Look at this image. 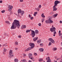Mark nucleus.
Wrapping results in <instances>:
<instances>
[{"mask_svg":"<svg viewBox=\"0 0 62 62\" xmlns=\"http://www.w3.org/2000/svg\"><path fill=\"white\" fill-rule=\"evenodd\" d=\"M20 22L17 20H14L12 24V25L11 28V29H15L17 27L18 28H20Z\"/></svg>","mask_w":62,"mask_h":62,"instance_id":"1","label":"nucleus"},{"mask_svg":"<svg viewBox=\"0 0 62 62\" xmlns=\"http://www.w3.org/2000/svg\"><path fill=\"white\" fill-rule=\"evenodd\" d=\"M55 30H56V29L55 27L52 28L50 29V31L51 32H54L53 35V36L54 37H55V34H56V32L55 31Z\"/></svg>","mask_w":62,"mask_h":62,"instance_id":"2","label":"nucleus"},{"mask_svg":"<svg viewBox=\"0 0 62 62\" xmlns=\"http://www.w3.org/2000/svg\"><path fill=\"white\" fill-rule=\"evenodd\" d=\"M46 23H53L54 22L50 18L48 20H46L45 21Z\"/></svg>","mask_w":62,"mask_h":62,"instance_id":"3","label":"nucleus"},{"mask_svg":"<svg viewBox=\"0 0 62 62\" xmlns=\"http://www.w3.org/2000/svg\"><path fill=\"white\" fill-rule=\"evenodd\" d=\"M17 12L18 13H20L21 14L22 16H23V15L24 14V12L23 11H22L21 9H18Z\"/></svg>","mask_w":62,"mask_h":62,"instance_id":"4","label":"nucleus"},{"mask_svg":"<svg viewBox=\"0 0 62 62\" xmlns=\"http://www.w3.org/2000/svg\"><path fill=\"white\" fill-rule=\"evenodd\" d=\"M13 8V6H11L10 5H9L8 7V10L10 11V12H11V11L12 9Z\"/></svg>","mask_w":62,"mask_h":62,"instance_id":"5","label":"nucleus"},{"mask_svg":"<svg viewBox=\"0 0 62 62\" xmlns=\"http://www.w3.org/2000/svg\"><path fill=\"white\" fill-rule=\"evenodd\" d=\"M31 35L32 36V38H34V37L35 36L36 34H35V31H34L33 30L31 31Z\"/></svg>","mask_w":62,"mask_h":62,"instance_id":"6","label":"nucleus"},{"mask_svg":"<svg viewBox=\"0 0 62 62\" xmlns=\"http://www.w3.org/2000/svg\"><path fill=\"white\" fill-rule=\"evenodd\" d=\"M60 3V1H59L58 0L55 1L54 3V6H57V4Z\"/></svg>","mask_w":62,"mask_h":62,"instance_id":"7","label":"nucleus"},{"mask_svg":"<svg viewBox=\"0 0 62 62\" xmlns=\"http://www.w3.org/2000/svg\"><path fill=\"white\" fill-rule=\"evenodd\" d=\"M29 46H31V48H33L35 46V44L33 43H30L29 44Z\"/></svg>","mask_w":62,"mask_h":62,"instance_id":"8","label":"nucleus"},{"mask_svg":"<svg viewBox=\"0 0 62 62\" xmlns=\"http://www.w3.org/2000/svg\"><path fill=\"white\" fill-rule=\"evenodd\" d=\"M46 60H48L46 62H52V61L50 59V57H48V58L46 57Z\"/></svg>","mask_w":62,"mask_h":62,"instance_id":"9","label":"nucleus"},{"mask_svg":"<svg viewBox=\"0 0 62 62\" xmlns=\"http://www.w3.org/2000/svg\"><path fill=\"white\" fill-rule=\"evenodd\" d=\"M29 58L30 59H34V58H32V54L31 53H30L29 54Z\"/></svg>","mask_w":62,"mask_h":62,"instance_id":"10","label":"nucleus"},{"mask_svg":"<svg viewBox=\"0 0 62 62\" xmlns=\"http://www.w3.org/2000/svg\"><path fill=\"white\" fill-rule=\"evenodd\" d=\"M48 40H50V41L52 43H54L55 42L53 40V39L52 38H50Z\"/></svg>","mask_w":62,"mask_h":62,"instance_id":"11","label":"nucleus"},{"mask_svg":"<svg viewBox=\"0 0 62 62\" xmlns=\"http://www.w3.org/2000/svg\"><path fill=\"white\" fill-rule=\"evenodd\" d=\"M9 55L10 56H13V55L12 54V50H10L9 52Z\"/></svg>","mask_w":62,"mask_h":62,"instance_id":"12","label":"nucleus"},{"mask_svg":"<svg viewBox=\"0 0 62 62\" xmlns=\"http://www.w3.org/2000/svg\"><path fill=\"white\" fill-rule=\"evenodd\" d=\"M33 49V48L31 47H29L28 48V49H26L25 50V52H27V51H28L29 50H30L31 49Z\"/></svg>","mask_w":62,"mask_h":62,"instance_id":"13","label":"nucleus"},{"mask_svg":"<svg viewBox=\"0 0 62 62\" xmlns=\"http://www.w3.org/2000/svg\"><path fill=\"white\" fill-rule=\"evenodd\" d=\"M38 39V37H37L36 38H34L33 39V40L34 41H36Z\"/></svg>","mask_w":62,"mask_h":62,"instance_id":"14","label":"nucleus"},{"mask_svg":"<svg viewBox=\"0 0 62 62\" xmlns=\"http://www.w3.org/2000/svg\"><path fill=\"white\" fill-rule=\"evenodd\" d=\"M56 6H54L53 7V11H56V10H57V8L55 7Z\"/></svg>","mask_w":62,"mask_h":62,"instance_id":"15","label":"nucleus"},{"mask_svg":"<svg viewBox=\"0 0 62 62\" xmlns=\"http://www.w3.org/2000/svg\"><path fill=\"white\" fill-rule=\"evenodd\" d=\"M35 33L36 34H39V31L37 30H35Z\"/></svg>","mask_w":62,"mask_h":62,"instance_id":"16","label":"nucleus"},{"mask_svg":"<svg viewBox=\"0 0 62 62\" xmlns=\"http://www.w3.org/2000/svg\"><path fill=\"white\" fill-rule=\"evenodd\" d=\"M58 15V14H56L54 15L53 16V17L54 18H55V17H56Z\"/></svg>","mask_w":62,"mask_h":62,"instance_id":"17","label":"nucleus"},{"mask_svg":"<svg viewBox=\"0 0 62 62\" xmlns=\"http://www.w3.org/2000/svg\"><path fill=\"white\" fill-rule=\"evenodd\" d=\"M41 42V40L40 39L39 40H37V42L38 43H40Z\"/></svg>","mask_w":62,"mask_h":62,"instance_id":"18","label":"nucleus"},{"mask_svg":"<svg viewBox=\"0 0 62 62\" xmlns=\"http://www.w3.org/2000/svg\"><path fill=\"white\" fill-rule=\"evenodd\" d=\"M39 51H40V52H43V49L41 48L39 49Z\"/></svg>","mask_w":62,"mask_h":62,"instance_id":"19","label":"nucleus"},{"mask_svg":"<svg viewBox=\"0 0 62 62\" xmlns=\"http://www.w3.org/2000/svg\"><path fill=\"white\" fill-rule=\"evenodd\" d=\"M32 30H31V29L30 30H27L26 31V33H28V32H30V31H31Z\"/></svg>","mask_w":62,"mask_h":62,"instance_id":"20","label":"nucleus"},{"mask_svg":"<svg viewBox=\"0 0 62 62\" xmlns=\"http://www.w3.org/2000/svg\"><path fill=\"white\" fill-rule=\"evenodd\" d=\"M6 51H7V49H6L5 48H3V52H6Z\"/></svg>","mask_w":62,"mask_h":62,"instance_id":"21","label":"nucleus"},{"mask_svg":"<svg viewBox=\"0 0 62 62\" xmlns=\"http://www.w3.org/2000/svg\"><path fill=\"white\" fill-rule=\"evenodd\" d=\"M15 45H18V42L17 41L15 42Z\"/></svg>","mask_w":62,"mask_h":62,"instance_id":"22","label":"nucleus"},{"mask_svg":"<svg viewBox=\"0 0 62 62\" xmlns=\"http://www.w3.org/2000/svg\"><path fill=\"white\" fill-rule=\"evenodd\" d=\"M57 50V48H56L54 47L53 48V51H56Z\"/></svg>","mask_w":62,"mask_h":62,"instance_id":"23","label":"nucleus"},{"mask_svg":"<svg viewBox=\"0 0 62 62\" xmlns=\"http://www.w3.org/2000/svg\"><path fill=\"white\" fill-rule=\"evenodd\" d=\"M15 62H18V60L17 59H15Z\"/></svg>","mask_w":62,"mask_h":62,"instance_id":"24","label":"nucleus"},{"mask_svg":"<svg viewBox=\"0 0 62 62\" xmlns=\"http://www.w3.org/2000/svg\"><path fill=\"white\" fill-rule=\"evenodd\" d=\"M42 17L43 18H45V16L44 15V14H42L41 15Z\"/></svg>","mask_w":62,"mask_h":62,"instance_id":"25","label":"nucleus"},{"mask_svg":"<svg viewBox=\"0 0 62 62\" xmlns=\"http://www.w3.org/2000/svg\"><path fill=\"white\" fill-rule=\"evenodd\" d=\"M42 60H43V59H39V61L40 62H41V61H42Z\"/></svg>","mask_w":62,"mask_h":62,"instance_id":"26","label":"nucleus"},{"mask_svg":"<svg viewBox=\"0 0 62 62\" xmlns=\"http://www.w3.org/2000/svg\"><path fill=\"white\" fill-rule=\"evenodd\" d=\"M21 61L22 62H26V60L25 59H24L23 60H21Z\"/></svg>","mask_w":62,"mask_h":62,"instance_id":"27","label":"nucleus"},{"mask_svg":"<svg viewBox=\"0 0 62 62\" xmlns=\"http://www.w3.org/2000/svg\"><path fill=\"white\" fill-rule=\"evenodd\" d=\"M22 27H23L24 28H25L26 27V25H23L22 26Z\"/></svg>","mask_w":62,"mask_h":62,"instance_id":"28","label":"nucleus"},{"mask_svg":"<svg viewBox=\"0 0 62 62\" xmlns=\"http://www.w3.org/2000/svg\"><path fill=\"white\" fill-rule=\"evenodd\" d=\"M13 12H11L10 13V15H9V16H8H8H10V15H11V14H13Z\"/></svg>","mask_w":62,"mask_h":62,"instance_id":"29","label":"nucleus"},{"mask_svg":"<svg viewBox=\"0 0 62 62\" xmlns=\"http://www.w3.org/2000/svg\"><path fill=\"white\" fill-rule=\"evenodd\" d=\"M44 19H45L43 18L41 20L42 23H43V21H44L45 20Z\"/></svg>","mask_w":62,"mask_h":62,"instance_id":"30","label":"nucleus"},{"mask_svg":"<svg viewBox=\"0 0 62 62\" xmlns=\"http://www.w3.org/2000/svg\"><path fill=\"white\" fill-rule=\"evenodd\" d=\"M43 44L42 43H41L40 44V46H41V47H42V46H43Z\"/></svg>","mask_w":62,"mask_h":62,"instance_id":"31","label":"nucleus"},{"mask_svg":"<svg viewBox=\"0 0 62 62\" xmlns=\"http://www.w3.org/2000/svg\"><path fill=\"white\" fill-rule=\"evenodd\" d=\"M35 9L37 11H39V8H35Z\"/></svg>","mask_w":62,"mask_h":62,"instance_id":"32","label":"nucleus"},{"mask_svg":"<svg viewBox=\"0 0 62 62\" xmlns=\"http://www.w3.org/2000/svg\"><path fill=\"white\" fill-rule=\"evenodd\" d=\"M5 22L6 23H8V24H9V22L8 21H5Z\"/></svg>","mask_w":62,"mask_h":62,"instance_id":"33","label":"nucleus"},{"mask_svg":"<svg viewBox=\"0 0 62 62\" xmlns=\"http://www.w3.org/2000/svg\"><path fill=\"white\" fill-rule=\"evenodd\" d=\"M28 17H29V18H30L31 17V15H30V14L28 16Z\"/></svg>","mask_w":62,"mask_h":62,"instance_id":"34","label":"nucleus"},{"mask_svg":"<svg viewBox=\"0 0 62 62\" xmlns=\"http://www.w3.org/2000/svg\"><path fill=\"white\" fill-rule=\"evenodd\" d=\"M59 36H61V35H62V34L61 33H59Z\"/></svg>","mask_w":62,"mask_h":62,"instance_id":"35","label":"nucleus"},{"mask_svg":"<svg viewBox=\"0 0 62 62\" xmlns=\"http://www.w3.org/2000/svg\"><path fill=\"white\" fill-rule=\"evenodd\" d=\"M5 12V10H3V11H2L1 12L2 13H4Z\"/></svg>","mask_w":62,"mask_h":62,"instance_id":"36","label":"nucleus"},{"mask_svg":"<svg viewBox=\"0 0 62 62\" xmlns=\"http://www.w3.org/2000/svg\"><path fill=\"white\" fill-rule=\"evenodd\" d=\"M51 45H52V43H51V42H49V45H48V46H50Z\"/></svg>","mask_w":62,"mask_h":62,"instance_id":"37","label":"nucleus"},{"mask_svg":"<svg viewBox=\"0 0 62 62\" xmlns=\"http://www.w3.org/2000/svg\"><path fill=\"white\" fill-rule=\"evenodd\" d=\"M31 20H32L33 19H34V17H31Z\"/></svg>","mask_w":62,"mask_h":62,"instance_id":"38","label":"nucleus"},{"mask_svg":"<svg viewBox=\"0 0 62 62\" xmlns=\"http://www.w3.org/2000/svg\"><path fill=\"white\" fill-rule=\"evenodd\" d=\"M38 25L39 26H40L41 25V23H39L38 24Z\"/></svg>","mask_w":62,"mask_h":62,"instance_id":"39","label":"nucleus"},{"mask_svg":"<svg viewBox=\"0 0 62 62\" xmlns=\"http://www.w3.org/2000/svg\"><path fill=\"white\" fill-rule=\"evenodd\" d=\"M39 8H41V5H39Z\"/></svg>","mask_w":62,"mask_h":62,"instance_id":"40","label":"nucleus"},{"mask_svg":"<svg viewBox=\"0 0 62 62\" xmlns=\"http://www.w3.org/2000/svg\"><path fill=\"white\" fill-rule=\"evenodd\" d=\"M23 55L24 56V57H25V56H26V54H23Z\"/></svg>","mask_w":62,"mask_h":62,"instance_id":"41","label":"nucleus"},{"mask_svg":"<svg viewBox=\"0 0 62 62\" xmlns=\"http://www.w3.org/2000/svg\"><path fill=\"white\" fill-rule=\"evenodd\" d=\"M37 13H38L37 12H34V14H37Z\"/></svg>","mask_w":62,"mask_h":62,"instance_id":"42","label":"nucleus"},{"mask_svg":"<svg viewBox=\"0 0 62 62\" xmlns=\"http://www.w3.org/2000/svg\"><path fill=\"white\" fill-rule=\"evenodd\" d=\"M34 55H37V53H35L34 54Z\"/></svg>","mask_w":62,"mask_h":62,"instance_id":"43","label":"nucleus"},{"mask_svg":"<svg viewBox=\"0 0 62 62\" xmlns=\"http://www.w3.org/2000/svg\"><path fill=\"white\" fill-rule=\"evenodd\" d=\"M20 2H23V0H20Z\"/></svg>","mask_w":62,"mask_h":62,"instance_id":"44","label":"nucleus"},{"mask_svg":"<svg viewBox=\"0 0 62 62\" xmlns=\"http://www.w3.org/2000/svg\"><path fill=\"white\" fill-rule=\"evenodd\" d=\"M18 37L19 38H21V36L19 35V36H18Z\"/></svg>","mask_w":62,"mask_h":62,"instance_id":"45","label":"nucleus"},{"mask_svg":"<svg viewBox=\"0 0 62 62\" xmlns=\"http://www.w3.org/2000/svg\"><path fill=\"white\" fill-rule=\"evenodd\" d=\"M3 1H2L0 0V3H2V2Z\"/></svg>","mask_w":62,"mask_h":62,"instance_id":"46","label":"nucleus"},{"mask_svg":"<svg viewBox=\"0 0 62 62\" xmlns=\"http://www.w3.org/2000/svg\"><path fill=\"white\" fill-rule=\"evenodd\" d=\"M61 33V31H59V34Z\"/></svg>","mask_w":62,"mask_h":62,"instance_id":"47","label":"nucleus"},{"mask_svg":"<svg viewBox=\"0 0 62 62\" xmlns=\"http://www.w3.org/2000/svg\"><path fill=\"white\" fill-rule=\"evenodd\" d=\"M60 23H62V21H60Z\"/></svg>","mask_w":62,"mask_h":62,"instance_id":"48","label":"nucleus"},{"mask_svg":"<svg viewBox=\"0 0 62 62\" xmlns=\"http://www.w3.org/2000/svg\"><path fill=\"white\" fill-rule=\"evenodd\" d=\"M4 35L5 36H6L7 35V33H5L4 34Z\"/></svg>","mask_w":62,"mask_h":62,"instance_id":"49","label":"nucleus"},{"mask_svg":"<svg viewBox=\"0 0 62 62\" xmlns=\"http://www.w3.org/2000/svg\"><path fill=\"white\" fill-rule=\"evenodd\" d=\"M36 14H34V16H36Z\"/></svg>","mask_w":62,"mask_h":62,"instance_id":"50","label":"nucleus"},{"mask_svg":"<svg viewBox=\"0 0 62 62\" xmlns=\"http://www.w3.org/2000/svg\"><path fill=\"white\" fill-rule=\"evenodd\" d=\"M28 62H32V61L30 60H29Z\"/></svg>","mask_w":62,"mask_h":62,"instance_id":"51","label":"nucleus"},{"mask_svg":"<svg viewBox=\"0 0 62 62\" xmlns=\"http://www.w3.org/2000/svg\"><path fill=\"white\" fill-rule=\"evenodd\" d=\"M61 39H62V35L61 36Z\"/></svg>","mask_w":62,"mask_h":62,"instance_id":"52","label":"nucleus"},{"mask_svg":"<svg viewBox=\"0 0 62 62\" xmlns=\"http://www.w3.org/2000/svg\"><path fill=\"white\" fill-rule=\"evenodd\" d=\"M8 20H10V17H9L8 18Z\"/></svg>","mask_w":62,"mask_h":62,"instance_id":"53","label":"nucleus"},{"mask_svg":"<svg viewBox=\"0 0 62 62\" xmlns=\"http://www.w3.org/2000/svg\"><path fill=\"white\" fill-rule=\"evenodd\" d=\"M18 49V48H15V50H17Z\"/></svg>","mask_w":62,"mask_h":62,"instance_id":"54","label":"nucleus"},{"mask_svg":"<svg viewBox=\"0 0 62 62\" xmlns=\"http://www.w3.org/2000/svg\"><path fill=\"white\" fill-rule=\"evenodd\" d=\"M3 54H5V53H4V52H3Z\"/></svg>","mask_w":62,"mask_h":62,"instance_id":"55","label":"nucleus"},{"mask_svg":"<svg viewBox=\"0 0 62 62\" xmlns=\"http://www.w3.org/2000/svg\"><path fill=\"white\" fill-rule=\"evenodd\" d=\"M3 46H6V44H4L3 45Z\"/></svg>","mask_w":62,"mask_h":62,"instance_id":"56","label":"nucleus"},{"mask_svg":"<svg viewBox=\"0 0 62 62\" xmlns=\"http://www.w3.org/2000/svg\"><path fill=\"white\" fill-rule=\"evenodd\" d=\"M21 28L22 29H23L24 28H23V27H21Z\"/></svg>","mask_w":62,"mask_h":62,"instance_id":"57","label":"nucleus"},{"mask_svg":"<svg viewBox=\"0 0 62 62\" xmlns=\"http://www.w3.org/2000/svg\"><path fill=\"white\" fill-rule=\"evenodd\" d=\"M60 61H61V62H62V59H61V60H60Z\"/></svg>","mask_w":62,"mask_h":62,"instance_id":"58","label":"nucleus"},{"mask_svg":"<svg viewBox=\"0 0 62 62\" xmlns=\"http://www.w3.org/2000/svg\"><path fill=\"white\" fill-rule=\"evenodd\" d=\"M59 59L58 58V59H57V60H59Z\"/></svg>","mask_w":62,"mask_h":62,"instance_id":"59","label":"nucleus"},{"mask_svg":"<svg viewBox=\"0 0 62 62\" xmlns=\"http://www.w3.org/2000/svg\"><path fill=\"white\" fill-rule=\"evenodd\" d=\"M55 59H56V57H55Z\"/></svg>","mask_w":62,"mask_h":62,"instance_id":"60","label":"nucleus"},{"mask_svg":"<svg viewBox=\"0 0 62 62\" xmlns=\"http://www.w3.org/2000/svg\"><path fill=\"white\" fill-rule=\"evenodd\" d=\"M15 15H17V14H16Z\"/></svg>","mask_w":62,"mask_h":62,"instance_id":"61","label":"nucleus"},{"mask_svg":"<svg viewBox=\"0 0 62 62\" xmlns=\"http://www.w3.org/2000/svg\"><path fill=\"white\" fill-rule=\"evenodd\" d=\"M52 27H54V25L52 26Z\"/></svg>","mask_w":62,"mask_h":62,"instance_id":"62","label":"nucleus"},{"mask_svg":"<svg viewBox=\"0 0 62 62\" xmlns=\"http://www.w3.org/2000/svg\"><path fill=\"white\" fill-rule=\"evenodd\" d=\"M1 45L0 44V47H1Z\"/></svg>","mask_w":62,"mask_h":62,"instance_id":"63","label":"nucleus"},{"mask_svg":"<svg viewBox=\"0 0 62 62\" xmlns=\"http://www.w3.org/2000/svg\"><path fill=\"white\" fill-rule=\"evenodd\" d=\"M55 62H57V61H55Z\"/></svg>","mask_w":62,"mask_h":62,"instance_id":"64","label":"nucleus"}]
</instances>
